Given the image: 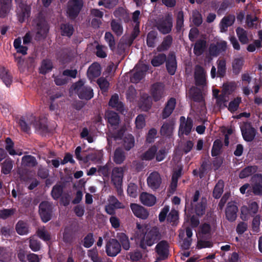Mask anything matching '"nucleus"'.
<instances>
[{
    "mask_svg": "<svg viewBox=\"0 0 262 262\" xmlns=\"http://www.w3.org/2000/svg\"><path fill=\"white\" fill-rule=\"evenodd\" d=\"M134 238L139 246L142 249H146L148 246H151L160 238L159 231L157 228H148L146 225L136 223Z\"/></svg>",
    "mask_w": 262,
    "mask_h": 262,
    "instance_id": "1",
    "label": "nucleus"
},
{
    "mask_svg": "<svg viewBox=\"0 0 262 262\" xmlns=\"http://www.w3.org/2000/svg\"><path fill=\"white\" fill-rule=\"evenodd\" d=\"M200 193L196 191L193 197L192 201L190 203L186 201L185 206V213H192L193 211L198 216H201L205 213L206 200L202 198L199 200Z\"/></svg>",
    "mask_w": 262,
    "mask_h": 262,
    "instance_id": "2",
    "label": "nucleus"
},
{
    "mask_svg": "<svg viewBox=\"0 0 262 262\" xmlns=\"http://www.w3.org/2000/svg\"><path fill=\"white\" fill-rule=\"evenodd\" d=\"M74 89L81 99H90L93 97V92L90 87L84 85L83 81L80 80L74 85Z\"/></svg>",
    "mask_w": 262,
    "mask_h": 262,
    "instance_id": "3",
    "label": "nucleus"
},
{
    "mask_svg": "<svg viewBox=\"0 0 262 262\" xmlns=\"http://www.w3.org/2000/svg\"><path fill=\"white\" fill-rule=\"evenodd\" d=\"M16 12L18 21L23 23L29 17L31 7L25 3H21L18 4Z\"/></svg>",
    "mask_w": 262,
    "mask_h": 262,
    "instance_id": "4",
    "label": "nucleus"
},
{
    "mask_svg": "<svg viewBox=\"0 0 262 262\" xmlns=\"http://www.w3.org/2000/svg\"><path fill=\"white\" fill-rule=\"evenodd\" d=\"M83 5L82 0H71L68 5L67 14L71 18L76 17Z\"/></svg>",
    "mask_w": 262,
    "mask_h": 262,
    "instance_id": "5",
    "label": "nucleus"
},
{
    "mask_svg": "<svg viewBox=\"0 0 262 262\" xmlns=\"http://www.w3.org/2000/svg\"><path fill=\"white\" fill-rule=\"evenodd\" d=\"M52 205L48 201H44L39 205V214L42 221L48 222L51 218Z\"/></svg>",
    "mask_w": 262,
    "mask_h": 262,
    "instance_id": "6",
    "label": "nucleus"
},
{
    "mask_svg": "<svg viewBox=\"0 0 262 262\" xmlns=\"http://www.w3.org/2000/svg\"><path fill=\"white\" fill-rule=\"evenodd\" d=\"M107 201L108 204L105 206V210L110 215L115 214L116 209L125 208V206L114 196H110Z\"/></svg>",
    "mask_w": 262,
    "mask_h": 262,
    "instance_id": "7",
    "label": "nucleus"
},
{
    "mask_svg": "<svg viewBox=\"0 0 262 262\" xmlns=\"http://www.w3.org/2000/svg\"><path fill=\"white\" fill-rule=\"evenodd\" d=\"M121 251V246L117 240L111 239L106 245V252L111 257L116 256Z\"/></svg>",
    "mask_w": 262,
    "mask_h": 262,
    "instance_id": "8",
    "label": "nucleus"
},
{
    "mask_svg": "<svg viewBox=\"0 0 262 262\" xmlns=\"http://www.w3.org/2000/svg\"><path fill=\"white\" fill-rule=\"evenodd\" d=\"M124 168L115 167L112 172V181L117 188L121 186L123 178Z\"/></svg>",
    "mask_w": 262,
    "mask_h": 262,
    "instance_id": "9",
    "label": "nucleus"
},
{
    "mask_svg": "<svg viewBox=\"0 0 262 262\" xmlns=\"http://www.w3.org/2000/svg\"><path fill=\"white\" fill-rule=\"evenodd\" d=\"M147 70L148 67L147 65L143 63L140 62L135 69V72L131 78V81L135 83L138 82L143 78L145 72L147 71Z\"/></svg>",
    "mask_w": 262,
    "mask_h": 262,
    "instance_id": "10",
    "label": "nucleus"
},
{
    "mask_svg": "<svg viewBox=\"0 0 262 262\" xmlns=\"http://www.w3.org/2000/svg\"><path fill=\"white\" fill-rule=\"evenodd\" d=\"M29 125L23 120L21 119L19 121V125L21 129L25 132H28L30 129V125H32L36 129H41L43 127H45V125L42 126L40 123H38V121L33 116H31L30 118L28 120Z\"/></svg>",
    "mask_w": 262,
    "mask_h": 262,
    "instance_id": "11",
    "label": "nucleus"
},
{
    "mask_svg": "<svg viewBox=\"0 0 262 262\" xmlns=\"http://www.w3.org/2000/svg\"><path fill=\"white\" fill-rule=\"evenodd\" d=\"M148 186L152 189H158L162 182V179L157 172H151L147 179Z\"/></svg>",
    "mask_w": 262,
    "mask_h": 262,
    "instance_id": "12",
    "label": "nucleus"
},
{
    "mask_svg": "<svg viewBox=\"0 0 262 262\" xmlns=\"http://www.w3.org/2000/svg\"><path fill=\"white\" fill-rule=\"evenodd\" d=\"M252 189L253 193L257 195H262V176L256 174L252 178Z\"/></svg>",
    "mask_w": 262,
    "mask_h": 262,
    "instance_id": "13",
    "label": "nucleus"
},
{
    "mask_svg": "<svg viewBox=\"0 0 262 262\" xmlns=\"http://www.w3.org/2000/svg\"><path fill=\"white\" fill-rule=\"evenodd\" d=\"M172 26V17L168 16L165 19L161 20L158 24L157 27L160 32L163 34H167L171 31Z\"/></svg>",
    "mask_w": 262,
    "mask_h": 262,
    "instance_id": "14",
    "label": "nucleus"
},
{
    "mask_svg": "<svg viewBox=\"0 0 262 262\" xmlns=\"http://www.w3.org/2000/svg\"><path fill=\"white\" fill-rule=\"evenodd\" d=\"M181 124L179 128V135H188L192 127V121L190 119H186L184 117L180 118Z\"/></svg>",
    "mask_w": 262,
    "mask_h": 262,
    "instance_id": "15",
    "label": "nucleus"
},
{
    "mask_svg": "<svg viewBox=\"0 0 262 262\" xmlns=\"http://www.w3.org/2000/svg\"><path fill=\"white\" fill-rule=\"evenodd\" d=\"M237 207L234 203H229L225 211L226 219L230 222L234 221L237 217Z\"/></svg>",
    "mask_w": 262,
    "mask_h": 262,
    "instance_id": "16",
    "label": "nucleus"
},
{
    "mask_svg": "<svg viewBox=\"0 0 262 262\" xmlns=\"http://www.w3.org/2000/svg\"><path fill=\"white\" fill-rule=\"evenodd\" d=\"M130 208L134 215L137 217L146 219L149 215L147 210L141 205L137 204H132Z\"/></svg>",
    "mask_w": 262,
    "mask_h": 262,
    "instance_id": "17",
    "label": "nucleus"
},
{
    "mask_svg": "<svg viewBox=\"0 0 262 262\" xmlns=\"http://www.w3.org/2000/svg\"><path fill=\"white\" fill-rule=\"evenodd\" d=\"M151 95L155 101L161 99L165 95L164 86L162 84H155L151 89Z\"/></svg>",
    "mask_w": 262,
    "mask_h": 262,
    "instance_id": "18",
    "label": "nucleus"
},
{
    "mask_svg": "<svg viewBox=\"0 0 262 262\" xmlns=\"http://www.w3.org/2000/svg\"><path fill=\"white\" fill-rule=\"evenodd\" d=\"M141 202L147 206H152L156 203V198L152 194L147 192H142L140 195Z\"/></svg>",
    "mask_w": 262,
    "mask_h": 262,
    "instance_id": "19",
    "label": "nucleus"
},
{
    "mask_svg": "<svg viewBox=\"0 0 262 262\" xmlns=\"http://www.w3.org/2000/svg\"><path fill=\"white\" fill-rule=\"evenodd\" d=\"M242 135L246 141H252L255 136V130L250 125H246L242 128Z\"/></svg>",
    "mask_w": 262,
    "mask_h": 262,
    "instance_id": "20",
    "label": "nucleus"
},
{
    "mask_svg": "<svg viewBox=\"0 0 262 262\" xmlns=\"http://www.w3.org/2000/svg\"><path fill=\"white\" fill-rule=\"evenodd\" d=\"M0 78L7 86L10 85L12 82V77L8 70L0 67Z\"/></svg>",
    "mask_w": 262,
    "mask_h": 262,
    "instance_id": "21",
    "label": "nucleus"
},
{
    "mask_svg": "<svg viewBox=\"0 0 262 262\" xmlns=\"http://www.w3.org/2000/svg\"><path fill=\"white\" fill-rule=\"evenodd\" d=\"M11 8V0H0V17H5Z\"/></svg>",
    "mask_w": 262,
    "mask_h": 262,
    "instance_id": "22",
    "label": "nucleus"
},
{
    "mask_svg": "<svg viewBox=\"0 0 262 262\" xmlns=\"http://www.w3.org/2000/svg\"><path fill=\"white\" fill-rule=\"evenodd\" d=\"M195 79L198 85H203L205 82V73L203 68L200 66H197L195 68Z\"/></svg>",
    "mask_w": 262,
    "mask_h": 262,
    "instance_id": "23",
    "label": "nucleus"
},
{
    "mask_svg": "<svg viewBox=\"0 0 262 262\" xmlns=\"http://www.w3.org/2000/svg\"><path fill=\"white\" fill-rule=\"evenodd\" d=\"M36 33L38 37L45 36L48 31V26L44 20H40L36 24Z\"/></svg>",
    "mask_w": 262,
    "mask_h": 262,
    "instance_id": "24",
    "label": "nucleus"
},
{
    "mask_svg": "<svg viewBox=\"0 0 262 262\" xmlns=\"http://www.w3.org/2000/svg\"><path fill=\"white\" fill-rule=\"evenodd\" d=\"M100 66L97 63L92 64L88 70V76L90 79H93L100 75Z\"/></svg>",
    "mask_w": 262,
    "mask_h": 262,
    "instance_id": "25",
    "label": "nucleus"
},
{
    "mask_svg": "<svg viewBox=\"0 0 262 262\" xmlns=\"http://www.w3.org/2000/svg\"><path fill=\"white\" fill-rule=\"evenodd\" d=\"M166 68L170 74L173 75L175 73L177 69V62L176 57L173 54L169 55L166 62Z\"/></svg>",
    "mask_w": 262,
    "mask_h": 262,
    "instance_id": "26",
    "label": "nucleus"
},
{
    "mask_svg": "<svg viewBox=\"0 0 262 262\" xmlns=\"http://www.w3.org/2000/svg\"><path fill=\"white\" fill-rule=\"evenodd\" d=\"M157 252L161 258H164L168 253V244L166 242L162 241L156 246Z\"/></svg>",
    "mask_w": 262,
    "mask_h": 262,
    "instance_id": "27",
    "label": "nucleus"
},
{
    "mask_svg": "<svg viewBox=\"0 0 262 262\" xmlns=\"http://www.w3.org/2000/svg\"><path fill=\"white\" fill-rule=\"evenodd\" d=\"M234 19V17L233 16L224 17L222 19L220 24L221 31L222 32H226L227 28L233 24Z\"/></svg>",
    "mask_w": 262,
    "mask_h": 262,
    "instance_id": "28",
    "label": "nucleus"
},
{
    "mask_svg": "<svg viewBox=\"0 0 262 262\" xmlns=\"http://www.w3.org/2000/svg\"><path fill=\"white\" fill-rule=\"evenodd\" d=\"M236 31L239 40L242 43H247L250 40L252 39V36L248 35L247 32L243 28H238Z\"/></svg>",
    "mask_w": 262,
    "mask_h": 262,
    "instance_id": "29",
    "label": "nucleus"
},
{
    "mask_svg": "<svg viewBox=\"0 0 262 262\" xmlns=\"http://www.w3.org/2000/svg\"><path fill=\"white\" fill-rule=\"evenodd\" d=\"M35 158L31 155L24 156L21 159V166L26 167H32L37 165Z\"/></svg>",
    "mask_w": 262,
    "mask_h": 262,
    "instance_id": "30",
    "label": "nucleus"
},
{
    "mask_svg": "<svg viewBox=\"0 0 262 262\" xmlns=\"http://www.w3.org/2000/svg\"><path fill=\"white\" fill-rule=\"evenodd\" d=\"M176 103V100L174 98H171L167 102V105L163 112L162 116L163 118L168 117L172 113L175 107Z\"/></svg>",
    "mask_w": 262,
    "mask_h": 262,
    "instance_id": "31",
    "label": "nucleus"
},
{
    "mask_svg": "<svg viewBox=\"0 0 262 262\" xmlns=\"http://www.w3.org/2000/svg\"><path fill=\"white\" fill-rule=\"evenodd\" d=\"M110 106L116 108L118 111L123 112V104L119 101V97L118 95L115 94L112 96L109 102Z\"/></svg>",
    "mask_w": 262,
    "mask_h": 262,
    "instance_id": "32",
    "label": "nucleus"
},
{
    "mask_svg": "<svg viewBox=\"0 0 262 262\" xmlns=\"http://www.w3.org/2000/svg\"><path fill=\"white\" fill-rule=\"evenodd\" d=\"M257 169L256 166H248L243 169L239 174V177L241 179H244L249 177L253 173H255Z\"/></svg>",
    "mask_w": 262,
    "mask_h": 262,
    "instance_id": "33",
    "label": "nucleus"
},
{
    "mask_svg": "<svg viewBox=\"0 0 262 262\" xmlns=\"http://www.w3.org/2000/svg\"><path fill=\"white\" fill-rule=\"evenodd\" d=\"M16 232L19 235H26L29 233V227L26 223L19 221L16 225Z\"/></svg>",
    "mask_w": 262,
    "mask_h": 262,
    "instance_id": "34",
    "label": "nucleus"
},
{
    "mask_svg": "<svg viewBox=\"0 0 262 262\" xmlns=\"http://www.w3.org/2000/svg\"><path fill=\"white\" fill-rule=\"evenodd\" d=\"M105 116L107 118L108 123L112 126H116L119 124V118L117 113L112 111H108L106 113Z\"/></svg>",
    "mask_w": 262,
    "mask_h": 262,
    "instance_id": "35",
    "label": "nucleus"
},
{
    "mask_svg": "<svg viewBox=\"0 0 262 262\" xmlns=\"http://www.w3.org/2000/svg\"><path fill=\"white\" fill-rule=\"evenodd\" d=\"M244 64V59L243 57H236L234 58L232 62V69L233 73L238 74L241 71Z\"/></svg>",
    "mask_w": 262,
    "mask_h": 262,
    "instance_id": "36",
    "label": "nucleus"
},
{
    "mask_svg": "<svg viewBox=\"0 0 262 262\" xmlns=\"http://www.w3.org/2000/svg\"><path fill=\"white\" fill-rule=\"evenodd\" d=\"M134 138L131 135H127L123 140V145L127 150H130L134 146Z\"/></svg>",
    "mask_w": 262,
    "mask_h": 262,
    "instance_id": "37",
    "label": "nucleus"
},
{
    "mask_svg": "<svg viewBox=\"0 0 262 262\" xmlns=\"http://www.w3.org/2000/svg\"><path fill=\"white\" fill-rule=\"evenodd\" d=\"M119 238L122 248L125 250H128L130 248V242L128 237L124 233H120L117 236Z\"/></svg>",
    "mask_w": 262,
    "mask_h": 262,
    "instance_id": "38",
    "label": "nucleus"
},
{
    "mask_svg": "<svg viewBox=\"0 0 262 262\" xmlns=\"http://www.w3.org/2000/svg\"><path fill=\"white\" fill-rule=\"evenodd\" d=\"M124 151L120 148H117L114 153V161L117 164H121L125 160Z\"/></svg>",
    "mask_w": 262,
    "mask_h": 262,
    "instance_id": "39",
    "label": "nucleus"
},
{
    "mask_svg": "<svg viewBox=\"0 0 262 262\" xmlns=\"http://www.w3.org/2000/svg\"><path fill=\"white\" fill-rule=\"evenodd\" d=\"M37 235L44 241H49L51 239V236L45 227L39 228L36 232Z\"/></svg>",
    "mask_w": 262,
    "mask_h": 262,
    "instance_id": "40",
    "label": "nucleus"
},
{
    "mask_svg": "<svg viewBox=\"0 0 262 262\" xmlns=\"http://www.w3.org/2000/svg\"><path fill=\"white\" fill-rule=\"evenodd\" d=\"M228 95V93L225 92L216 98V103L220 107L227 106V103L229 100Z\"/></svg>",
    "mask_w": 262,
    "mask_h": 262,
    "instance_id": "41",
    "label": "nucleus"
},
{
    "mask_svg": "<svg viewBox=\"0 0 262 262\" xmlns=\"http://www.w3.org/2000/svg\"><path fill=\"white\" fill-rule=\"evenodd\" d=\"M157 151V148L155 146L151 147L143 154L141 157L142 159L144 160H152L155 157Z\"/></svg>",
    "mask_w": 262,
    "mask_h": 262,
    "instance_id": "42",
    "label": "nucleus"
},
{
    "mask_svg": "<svg viewBox=\"0 0 262 262\" xmlns=\"http://www.w3.org/2000/svg\"><path fill=\"white\" fill-rule=\"evenodd\" d=\"M13 168V161L10 159L6 160L2 166V172L5 174H9Z\"/></svg>",
    "mask_w": 262,
    "mask_h": 262,
    "instance_id": "43",
    "label": "nucleus"
},
{
    "mask_svg": "<svg viewBox=\"0 0 262 262\" xmlns=\"http://www.w3.org/2000/svg\"><path fill=\"white\" fill-rule=\"evenodd\" d=\"M14 47L17 52L23 55L27 54L28 48L27 47L21 45V41L20 38L16 39L14 41Z\"/></svg>",
    "mask_w": 262,
    "mask_h": 262,
    "instance_id": "44",
    "label": "nucleus"
},
{
    "mask_svg": "<svg viewBox=\"0 0 262 262\" xmlns=\"http://www.w3.org/2000/svg\"><path fill=\"white\" fill-rule=\"evenodd\" d=\"M224 182L222 181H219L216 184L213 192V196L218 199L220 198L223 192Z\"/></svg>",
    "mask_w": 262,
    "mask_h": 262,
    "instance_id": "45",
    "label": "nucleus"
},
{
    "mask_svg": "<svg viewBox=\"0 0 262 262\" xmlns=\"http://www.w3.org/2000/svg\"><path fill=\"white\" fill-rule=\"evenodd\" d=\"M111 25L112 30L116 35H121L122 34L123 29L120 23L115 20H113Z\"/></svg>",
    "mask_w": 262,
    "mask_h": 262,
    "instance_id": "46",
    "label": "nucleus"
},
{
    "mask_svg": "<svg viewBox=\"0 0 262 262\" xmlns=\"http://www.w3.org/2000/svg\"><path fill=\"white\" fill-rule=\"evenodd\" d=\"M6 149L8 151V152L11 155H18L19 156H20L22 155V152L21 151H16L13 148V143L12 142V140L10 138H7L6 140Z\"/></svg>",
    "mask_w": 262,
    "mask_h": 262,
    "instance_id": "47",
    "label": "nucleus"
},
{
    "mask_svg": "<svg viewBox=\"0 0 262 262\" xmlns=\"http://www.w3.org/2000/svg\"><path fill=\"white\" fill-rule=\"evenodd\" d=\"M88 255L93 262H101V259L99 257L98 250L96 248L89 250Z\"/></svg>",
    "mask_w": 262,
    "mask_h": 262,
    "instance_id": "48",
    "label": "nucleus"
},
{
    "mask_svg": "<svg viewBox=\"0 0 262 262\" xmlns=\"http://www.w3.org/2000/svg\"><path fill=\"white\" fill-rule=\"evenodd\" d=\"M212 229L208 224H204L201 227L198 235L200 236L203 235H209L211 234Z\"/></svg>",
    "mask_w": 262,
    "mask_h": 262,
    "instance_id": "49",
    "label": "nucleus"
},
{
    "mask_svg": "<svg viewBox=\"0 0 262 262\" xmlns=\"http://www.w3.org/2000/svg\"><path fill=\"white\" fill-rule=\"evenodd\" d=\"M205 42L204 40L198 41L196 42L194 48V53L196 55H201L205 48Z\"/></svg>",
    "mask_w": 262,
    "mask_h": 262,
    "instance_id": "50",
    "label": "nucleus"
},
{
    "mask_svg": "<svg viewBox=\"0 0 262 262\" xmlns=\"http://www.w3.org/2000/svg\"><path fill=\"white\" fill-rule=\"evenodd\" d=\"M60 29L61 34L64 36H70L73 32V27L67 24L61 25Z\"/></svg>",
    "mask_w": 262,
    "mask_h": 262,
    "instance_id": "51",
    "label": "nucleus"
},
{
    "mask_svg": "<svg viewBox=\"0 0 262 262\" xmlns=\"http://www.w3.org/2000/svg\"><path fill=\"white\" fill-rule=\"evenodd\" d=\"M52 68V64L50 60H43L40 68V72L42 74H46L49 72Z\"/></svg>",
    "mask_w": 262,
    "mask_h": 262,
    "instance_id": "52",
    "label": "nucleus"
},
{
    "mask_svg": "<svg viewBox=\"0 0 262 262\" xmlns=\"http://www.w3.org/2000/svg\"><path fill=\"white\" fill-rule=\"evenodd\" d=\"M142 99L140 106L143 111H147L151 106V98L148 96H144Z\"/></svg>",
    "mask_w": 262,
    "mask_h": 262,
    "instance_id": "53",
    "label": "nucleus"
},
{
    "mask_svg": "<svg viewBox=\"0 0 262 262\" xmlns=\"http://www.w3.org/2000/svg\"><path fill=\"white\" fill-rule=\"evenodd\" d=\"M166 60V56L164 54H159L151 60V64L154 67H158L162 64Z\"/></svg>",
    "mask_w": 262,
    "mask_h": 262,
    "instance_id": "54",
    "label": "nucleus"
},
{
    "mask_svg": "<svg viewBox=\"0 0 262 262\" xmlns=\"http://www.w3.org/2000/svg\"><path fill=\"white\" fill-rule=\"evenodd\" d=\"M241 102V98L237 97L231 101L228 105V110L231 112H234L237 110L239 103Z\"/></svg>",
    "mask_w": 262,
    "mask_h": 262,
    "instance_id": "55",
    "label": "nucleus"
},
{
    "mask_svg": "<svg viewBox=\"0 0 262 262\" xmlns=\"http://www.w3.org/2000/svg\"><path fill=\"white\" fill-rule=\"evenodd\" d=\"M217 74L220 76L223 77L226 72V61L224 59L220 60L218 61L217 65Z\"/></svg>",
    "mask_w": 262,
    "mask_h": 262,
    "instance_id": "56",
    "label": "nucleus"
},
{
    "mask_svg": "<svg viewBox=\"0 0 262 262\" xmlns=\"http://www.w3.org/2000/svg\"><path fill=\"white\" fill-rule=\"evenodd\" d=\"M29 247L32 251L36 252L40 249V243L37 239H34V237H31L30 238Z\"/></svg>",
    "mask_w": 262,
    "mask_h": 262,
    "instance_id": "57",
    "label": "nucleus"
},
{
    "mask_svg": "<svg viewBox=\"0 0 262 262\" xmlns=\"http://www.w3.org/2000/svg\"><path fill=\"white\" fill-rule=\"evenodd\" d=\"M192 20L195 25L199 26L202 23V18L201 14L196 10L192 12Z\"/></svg>",
    "mask_w": 262,
    "mask_h": 262,
    "instance_id": "58",
    "label": "nucleus"
},
{
    "mask_svg": "<svg viewBox=\"0 0 262 262\" xmlns=\"http://www.w3.org/2000/svg\"><path fill=\"white\" fill-rule=\"evenodd\" d=\"M222 147V142L220 140H216L214 141L212 149V156H216L218 155L220 152Z\"/></svg>",
    "mask_w": 262,
    "mask_h": 262,
    "instance_id": "59",
    "label": "nucleus"
},
{
    "mask_svg": "<svg viewBox=\"0 0 262 262\" xmlns=\"http://www.w3.org/2000/svg\"><path fill=\"white\" fill-rule=\"evenodd\" d=\"M62 192V186L60 185H56L53 188L52 195L54 199H57L61 196Z\"/></svg>",
    "mask_w": 262,
    "mask_h": 262,
    "instance_id": "60",
    "label": "nucleus"
},
{
    "mask_svg": "<svg viewBox=\"0 0 262 262\" xmlns=\"http://www.w3.org/2000/svg\"><path fill=\"white\" fill-rule=\"evenodd\" d=\"M157 33L155 31H150L147 35V44L148 46L152 47L154 46Z\"/></svg>",
    "mask_w": 262,
    "mask_h": 262,
    "instance_id": "61",
    "label": "nucleus"
},
{
    "mask_svg": "<svg viewBox=\"0 0 262 262\" xmlns=\"http://www.w3.org/2000/svg\"><path fill=\"white\" fill-rule=\"evenodd\" d=\"M247 23L249 27L257 28L258 25V20L256 16L248 15L247 17Z\"/></svg>",
    "mask_w": 262,
    "mask_h": 262,
    "instance_id": "62",
    "label": "nucleus"
},
{
    "mask_svg": "<svg viewBox=\"0 0 262 262\" xmlns=\"http://www.w3.org/2000/svg\"><path fill=\"white\" fill-rule=\"evenodd\" d=\"M15 209H6L0 211V217L3 219H6L12 215H13L15 212Z\"/></svg>",
    "mask_w": 262,
    "mask_h": 262,
    "instance_id": "63",
    "label": "nucleus"
},
{
    "mask_svg": "<svg viewBox=\"0 0 262 262\" xmlns=\"http://www.w3.org/2000/svg\"><path fill=\"white\" fill-rule=\"evenodd\" d=\"M135 124L137 129L143 128L145 125L144 117L142 115H138L136 118Z\"/></svg>",
    "mask_w": 262,
    "mask_h": 262,
    "instance_id": "64",
    "label": "nucleus"
}]
</instances>
